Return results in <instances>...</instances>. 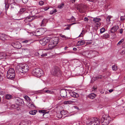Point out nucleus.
I'll return each instance as SVG.
<instances>
[{"label": "nucleus", "instance_id": "42", "mask_svg": "<svg viewBox=\"0 0 125 125\" xmlns=\"http://www.w3.org/2000/svg\"><path fill=\"white\" fill-rule=\"evenodd\" d=\"M5 9L6 10H7L9 7L10 5L9 3L8 4H6L5 2Z\"/></svg>", "mask_w": 125, "mask_h": 125}, {"label": "nucleus", "instance_id": "16", "mask_svg": "<svg viewBox=\"0 0 125 125\" xmlns=\"http://www.w3.org/2000/svg\"><path fill=\"white\" fill-rule=\"evenodd\" d=\"M70 95L72 97L77 98L79 97V95L78 94L74 92H69Z\"/></svg>", "mask_w": 125, "mask_h": 125}, {"label": "nucleus", "instance_id": "34", "mask_svg": "<svg viewBox=\"0 0 125 125\" xmlns=\"http://www.w3.org/2000/svg\"><path fill=\"white\" fill-rule=\"evenodd\" d=\"M57 12V10L56 9H53L52 10L50 11V14L52 15Z\"/></svg>", "mask_w": 125, "mask_h": 125}, {"label": "nucleus", "instance_id": "39", "mask_svg": "<svg viewBox=\"0 0 125 125\" xmlns=\"http://www.w3.org/2000/svg\"><path fill=\"white\" fill-rule=\"evenodd\" d=\"M105 29L104 28H102L100 29V33H102L105 31Z\"/></svg>", "mask_w": 125, "mask_h": 125}, {"label": "nucleus", "instance_id": "22", "mask_svg": "<svg viewBox=\"0 0 125 125\" xmlns=\"http://www.w3.org/2000/svg\"><path fill=\"white\" fill-rule=\"evenodd\" d=\"M96 95L94 93H91L89 94L88 96V97L90 99H93L95 97Z\"/></svg>", "mask_w": 125, "mask_h": 125}, {"label": "nucleus", "instance_id": "47", "mask_svg": "<svg viewBox=\"0 0 125 125\" xmlns=\"http://www.w3.org/2000/svg\"><path fill=\"white\" fill-rule=\"evenodd\" d=\"M125 19V16H121L120 17V19L121 21L124 20Z\"/></svg>", "mask_w": 125, "mask_h": 125}, {"label": "nucleus", "instance_id": "60", "mask_svg": "<svg viewBox=\"0 0 125 125\" xmlns=\"http://www.w3.org/2000/svg\"><path fill=\"white\" fill-rule=\"evenodd\" d=\"M77 50V49L75 47H74L73 48V50L74 51H76Z\"/></svg>", "mask_w": 125, "mask_h": 125}, {"label": "nucleus", "instance_id": "12", "mask_svg": "<svg viewBox=\"0 0 125 125\" xmlns=\"http://www.w3.org/2000/svg\"><path fill=\"white\" fill-rule=\"evenodd\" d=\"M20 50L22 51V54L25 55H27L30 53V50L28 48H21L20 49Z\"/></svg>", "mask_w": 125, "mask_h": 125}, {"label": "nucleus", "instance_id": "14", "mask_svg": "<svg viewBox=\"0 0 125 125\" xmlns=\"http://www.w3.org/2000/svg\"><path fill=\"white\" fill-rule=\"evenodd\" d=\"M13 46L15 48L19 49L21 47V43L18 42H15L12 43Z\"/></svg>", "mask_w": 125, "mask_h": 125}, {"label": "nucleus", "instance_id": "53", "mask_svg": "<svg viewBox=\"0 0 125 125\" xmlns=\"http://www.w3.org/2000/svg\"><path fill=\"white\" fill-rule=\"evenodd\" d=\"M123 30L122 29H120V33L122 34L123 33Z\"/></svg>", "mask_w": 125, "mask_h": 125}, {"label": "nucleus", "instance_id": "31", "mask_svg": "<svg viewBox=\"0 0 125 125\" xmlns=\"http://www.w3.org/2000/svg\"><path fill=\"white\" fill-rule=\"evenodd\" d=\"M64 6V2H62L58 6V8L60 9H61Z\"/></svg>", "mask_w": 125, "mask_h": 125}, {"label": "nucleus", "instance_id": "20", "mask_svg": "<svg viewBox=\"0 0 125 125\" xmlns=\"http://www.w3.org/2000/svg\"><path fill=\"white\" fill-rule=\"evenodd\" d=\"M102 78V76H101V75L98 76H97L96 77H93L92 79L91 82V83H93L96 80L98 79L99 78L101 79Z\"/></svg>", "mask_w": 125, "mask_h": 125}, {"label": "nucleus", "instance_id": "29", "mask_svg": "<svg viewBox=\"0 0 125 125\" xmlns=\"http://www.w3.org/2000/svg\"><path fill=\"white\" fill-rule=\"evenodd\" d=\"M45 88L44 90H43L44 91V92L45 93H49L50 94H53L54 93V92L52 91H50V90H45Z\"/></svg>", "mask_w": 125, "mask_h": 125}, {"label": "nucleus", "instance_id": "19", "mask_svg": "<svg viewBox=\"0 0 125 125\" xmlns=\"http://www.w3.org/2000/svg\"><path fill=\"white\" fill-rule=\"evenodd\" d=\"M67 113V111L64 110H62L60 112V118H62L63 116L65 115Z\"/></svg>", "mask_w": 125, "mask_h": 125}, {"label": "nucleus", "instance_id": "40", "mask_svg": "<svg viewBox=\"0 0 125 125\" xmlns=\"http://www.w3.org/2000/svg\"><path fill=\"white\" fill-rule=\"evenodd\" d=\"M24 98L28 101H30L31 100L30 98L27 96H25L24 97Z\"/></svg>", "mask_w": 125, "mask_h": 125}, {"label": "nucleus", "instance_id": "24", "mask_svg": "<svg viewBox=\"0 0 125 125\" xmlns=\"http://www.w3.org/2000/svg\"><path fill=\"white\" fill-rule=\"evenodd\" d=\"M6 35L5 34H2L0 36V39L4 41L6 40V38L5 37Z\"/></svg>", "mask_w": 125, "mask_h": 125}, {"label": "nucleus", "instance_id": "1", "mask_svg": "<svg viewBox=\"0 0 125 125\" xmlns=\"http://www.w3.org/2000/svg\"><path fill=\"white\" fill-rule=\"evenodd\" d=\"M29 69V66L25 63L20 64L19 66L17 67L16 71L17 73L22 75L27 72Z\"/></svg>", "mask_w": 125, "mask_h": 125}, {"label": "nucleus", "instance_id": "23", "mask_svg": "<svg viewBox=\"0 0 125 125\" xmlns=\"http://www.w3.org/2000/svg\"><path fill=\"white\" fill-rule=\"evenodd\" d=\"M48 21V20L47 19H43L42 21L41 25L44 26L45 24L47 23Z\"/></svg>", "mask_w": 125, "mask_h": 125}, {"label": "nucleus", "instance_id": "33", "mask_svg": "<svg viewBox=\"0 0 125 125\" xmlns=\"http://www.w3.org/2000/svg\"><path fill=\"white\" fill-rule=\"evenodd\" d=\"M7 2L10 5L14 3H15L14 0H8Z\"/></svg>", "mask_w": 125, "mask_h": 125}, {"label": "nucleus", "instance_id": "30", "mask_svg": "<svg viewBox=\"0 0 125 125\" xmlns=\"http://www.w3.org/2000/svg\"><path fill=\"white\" fill-rule=\"evenodd\" d=\"M12 97V96L10 94H7L5 95V98L6 99L8 100L10 99Z\"/></svg>", "mask_w": 125, "mask_h": 125}, {"label": "nucleus", "instance_id": "41", "mask_svg": "<svg viewBox=\"0 0 125 125\" xmlns=\"http://www.w3.org/2000/svg\"><path fill=\"white\" fill-rule=\"evenodd\" d=\"M1 74H3V73L1 72L0 71V81H1L3 80Z\"/></svg>", "mask_w": 125, "mask_h": 125}, {"label": "nucleus", "instance_id": "28", "mask_svg": "<svg viewBox=\"0 0 125 125\" xmlns=\"http://www.w3.org/2000/svg\"><path fill=\"white\" fill-rule=\"evenodd\" d=\"M37 111L36 110H32L30 111L29 112V113L31 115H35L37 112Z\"/></svg>", "mask_w": 125, "mask_h": 125}, {"label": "nucleus", "instance_id": "11", "mask_svg": "<svg viewBox=\"0 0 125 125\" xmlns=\"http://www.w3.org/2000/svg\"><path fill=\"white\" fill-rule=\"evenodd\" d=\"M67 90L64 89H61L60 91V95L63 98H66L67 97Z\"/></svg>", "mask_w": 125, "mask_h": 125}, {"label": "nucleus", "instance_id": "61", "mask_svg": "<svg viewBox=\"0 0 125 125\" xmlns=\"http://www.w3.org/2000/svg\"><path fill=\"white\" fill-rule=\"evenodd\" d=\"M82 32H83V31L80 34V35L79 36H78L79 37L81 36H82L81 35H83Z\"/></svg>", "mask_w": 125, "mask_h": 125}, {"label": "nucleus", "instance_id": "46", "mask_svg": "<svg viewBox=\"0 0 125 125\" xmlns=\"http://www.w3.org/2000/svg\"><path fill=\"white\" fill-rule=\"evenodd\" d=\"M44 2L42 1H40L39 2V4L41 6H42Z\"/></svg>", "mask_w": 125, "mask_h": 125}, {"label": "nucleus", "instance_id": "4", "mask_svg": "<svg viewBox=\"0 0 125 125\" xmlns=\"http://www.w3.org/2000/svg\"><path fill=\"white\" fill-rule=\"evenodd\" d=\"M15 75L14 70L13 68H11L9 69L7 71L6 77L8 79L13 80L14 79Z\"/></svg>", "mask_w": 125, "mask_h": 125}, {"label": "nucleus", "instance_id": "36", "mask_svg": "<svg viewBox=\"0 0 125 125\" xmlns=\"http://www.w3.org/2000/svg\"><path fill=\"white\" fill-rule=\"evenodd\" d=\"M77 9V10H78L80 12H82L83 10V8L79 6V7H78Z\"/></svg>", "mask_w": 125, "mask_h": 125}, {"label": "nucleus", "instance_id": "62", "mask_svg": "<svg viewBox=\"0 0 125 125\" xmlns=\"http://www.w3.org/2000/svg\"><path fill=\"white\" fill-rule=\"evenodd\" d=\"M61 36L62 37H65V38H66V37H65V35H62V36Z\"/></svg>", "mask_w": 125, "mask_h": 125}, {"label": "nucleus", "instance_id": "3", "mask_svg": "<svg viewBox=\"0 0 125 125\" xmlns=\"http://www.w3.org/2000/svg\"><path fill=\"white\" fill-rule=\"evenodd\" d=\"M101 120L103 125H107L110 121V117L108 115L104 114L101 118Z\"/></svg>", "mask_w": 125, "mask_h": 125}, {"label": "nucleus", "instance_id": "43", "mask_svg": "<svg viewBox=\"0 0 125 125\" xmlns=\"http://www.w3.org/2000/svg\"><path fill=\"white\" fill-rule=\"evenodd\" d=\"M112 69L113 70H116L117 69V66L115 65H113L112 67Z\"/></svg>", "mask_w": 125, "mask_h": 125}, {"label": "nucleus", "instance_id": "7", "mask_svg": "<svg viewBox=\"0 0 125 125\" xmlns=\"http://www.w3.org/2000/svg\"><path fill=\"white\" fill-rule=\"evenodd\" d=\"M46 29L44 28H42L37 29L35 33L36 36H40L43 34L45 32Z\"/></svg>", "mask_w": 125, "mask_h": 125}, {"label": "nucleus", "instance_id": "15", "mask_svg": "<svg viewBox=\"0 0 125 125\" xmlns=\"http://www.w3.org/2000/svg\"><path fill=\"white\" fill-rule=\"evenodd\" d=\"M36 16H28L27 17V18L25 19L24 21L25 22L28 21H32L33 20L36 18Z\"/></svg>", "mask_w": 125, "mask_h": 125}, {"label": "nucleus", "instance_id": "35", "mask_svg": "<svg viewBox=\"0 0 125 125\" xmlns=\"http://www.w3.org/2000/svg\"><path fill=\"white\" fill-rule=\"evenodd\" d=\"M103 37L105 38H109L110 36L108 34L106 33L103 35Z\"/></svg>", "mask_w": 125, "mask_h": 125}, {"label": "nucleus", "instance_id": "48", "mask_svg": "<svg viewBox=\"0 0 125 125\" xmlns=\"http://www.w3.org/2000/svg\"><path fill=\"white\" fill-rule=\"evenodd\" d=\"M92 40H91L90 41H89L87 42V44H92Z\"/></svg>", "mask_w": 125, "mask_h": 125}, {"label": "nucleus", "instance_id": "64", "mask_svg": "<svg viewBox=\"0 0 125 125\" xmlns=\"http://www.w3.org/2000/svg\"><path fill=\"white\" fill-rule=\"evenodd\" d=\"M19 125H28L27 124H19Z\"/></svg>", "mask_w": 125, "mask_h": 125}, {"label": "nucleus", "instance_id": "6", "mask_svg": "<svg viewBox=\"0 0 125 125\" xmlns=\"http://www.w3.org/2000/svg\"><path fill=\"white\" fill-rule=\"evenodd\" d=\"M52 74L55 76H61L62 73L59 68L57 66H55L52 71Z\"/></svg>", "mask_w": 125, "mask_h": 125}, {"label": "nucleus", "instance_id": "56", "mask_svg": "<svg viewBox=\"0 0 125 125\" xmlns=\"http://www.w3.org/2000/svg\"><path fill=\"white\" fill-rule=\"evenodd\" d=\"M49 9V7H45L44 8V10H47Z\"/></svg>", "mask_w": 125, "mask_h": 125}, {"label": "nucleus", "instance_id": "8", "mask_svg": "<svg viewBox=\"0 0 125 125\" xmlns=\"http://www.w3.org/2000/svg\"><path fill=\"white\" fill-rule=\"evenodd\" d=\"M15 101L16 104L18 107L23 105L24 103L23 100L20 98L16 97L15 98Z\"/></svg>", "mask_w": 125, "mask_h": 125}, {"label": "nucleus", "instance_id": "2", "mask_svg": "<svg viewBox=\"0 0 125 125\" xmlns=\"http://www.w3.org/2000/svg\"><path fill=\"white\" fill-rule=\"evenodd\" d=\"M100 120L97 118L95 119L94 118H90L88 117L87 119L86 124L87 125H99L100 123Z\"/></svg>", "mask_w": 125, "mask_h": 125}, {"label": "nucleus", "instance_id": "9", "mask_svg": "<svg viewBox=\"0 0 125 125\" xmlns=\"http://www.w3.org/2000/svg\"><path fill=\"white\" fill-rule=\"evenodd\" d=\"M50 41V38L48 37H45L43 39L40 40L39 42L43 46H44Z\"/></svg>", "mask_w": 125, "mask_h": 125}, {"label": "nucleus", "instance_id": "25", "mask_svg": "<svg viewBox=\"0 0 125 125\" xmlns=\"http://www.w3.org/2000/svg\"><path fill=\"white\" fill-rule=\"evenodd\" d=\"M85 43V42L84 41L81 40L80 41H79L77 43V45L78 46H81L84 44Z\"/></svg>", "mask_w": 125, "mask_h": 125}, {"label": "nucleus", "instance_id": "26", "mask_svg": "<svg viewBox=\"0 0 125 125\" xmlns=\"http://www.w3.org/2000/svg\"><path fill=\"white\" fill-rule=\"evenodd\" d=\"M26 9L25 8H22L20 9L19 11V13L20 14H21L24 12L26 10Z\"/></svg>", "mask_w": 125, "mask_h": 125}, {"label": "nucleus", "instance_id": "49", "mask_svg": "<svg viewBox=\"0 0 125 125\" xmlns=\"http://www.w3.org/2000/svg\"><path fill=\"white\" fill-rule=\"evenodd\" d=\"M89 20L86 17H85L84 19V20L85 21H87Z\"/></svg>", "mask_w": 125, "mask_h": 125}, {"label": "nucleus", "instance_id": "59", "mask_svg": "<svg viewBox=\"0 0 125 125\" xmlns=\"http://www.w3.org/2000/svg\"><path fill=\"white\" fill-rule=\"evenodd\" d=\"M113 91V89H110L109 90V92L110 93L112 92Z\"/></svg>", "mask_w": 125, "mask_h": 125}, {"label": "nucleus", "instance_id": "18", "mask_svg": "<svg viewBox=\"0 0 125 125\" xmlns=\"http://www.w3.org/2000/svg\"><path fill=\"white\" fill-rule=\"evenodd\" d=\"M10 5H11V10H15L18 6L17 4L16 3H14Z\"/></svg>", "mask_w": 125, "mask_h": 125}, {"label": "nucleus", "instance_id": "38", "mask_svg": "<svg viewBox=\"0 0 125 125\" xmlns=\"http://www.w3.org/2000/svg\"><path fill=\"white\" fill-rule=\"evenodd\" d=\"M124 41V39H122L117 44V45H120Z\"/></svg>", "mask_w": 125, "mask_h": 125}, {"label": "nucleus", "instance_id": "63", "mask_svg": "<svg viewBox=\"0 0 125 125\" xmlns=\"http://www.w3.org/2000/svg\"><path fill=\"white\" fill-rule=\"evenodd\" d=\"M43 17V16H39V17L41 18H42Z\"/></svg>", "mask_w": 125, "mask_h": 125}, {"label": "nucleus", "instance_id": "32", "mask_svg": "<svg viewBox=\"0 0 125 125\" xmlns=\"http://www.w3.org/2000/svg\"><path fill=\"white\" fill-rule=\"evenodd\" d=\"M111 18V17L110 16H108L106 18V21L107 23H110V19Z\"/></svg>", "mask_w": 125, "mask_h": 125}, {"label": "nucleus", "instance_id": "50", "mask_svg": "<svg viewBox=\"0 0 125 125\" xmlns=\"http://www.w3.org/2000/svg\"><path fill=\"white\" fill-rule=\"evenodd\" d=\"M78 23V22H74V23H73L71 24H69V27H71V26L72 25H74V24H77V23Z\"/></svg>", "mask_w": 125, "mask_h": 125}, {"label": "nucleus", "instance_id": "52", "mask_svg": "<svg viewBox=\"0 0 125 125\" xmlns=\"http://www.w3.org/2000/svg\"><path fill=\"white\" fill-rule=\"evenodd\" d=\"M3 54L2 53L0 52V58H2V57H3Z\"/></svg>", "mask_w": 125, "mask_h": 125}, {"label": "nucleus", "instance_id": "37", "mask_svg": "<svg viewBox=\"0 0 125 125\" xmlns=\"http://www.w3.org/2000/svg\"><path fill=\"white\" fill-rule=\"evenodd\" d=\"M10 106L11 107L13 108H16L18 107V106H16L14 104H11L10 105Z\"/></svg>", "mask_w": 125, "mask_h": 125}, {"label": "nucleus", "instance_id": "58", "mask_svg": "<svg viewBox=\"0 0 125 125\" xmlns=\"http://www.w3.org/2000/svg\"><path fill=\"white\" fill-rule=\"evenodd\" d=\"M66 53H73L71 51H69L66 52Z\"/></svg>", "mask_w": 125, "mask_h": 125}, {"label": "nucleus", "instance_id": "57", "mask_svg": "<svg viewBox=\"0 0 125 125\" xmlns=\"http://www.w3.org/2000/svg\"><path fill=\"white\" fill-rule=\"evenodd\" d=\"M69 25H67L68 26V27H67L66 28V29H67V30H69V29H70V28L71 27H69Z\"/></svg>", "mask_w": 125, "mask_h": 125}, {"label": "nucleus", "instance_id": "27", "mask_svg": "<svg viewBox=\"0 0 125 125\" xmlns=\"http://www.w3.org/2000/svg\"><path fill=\"white\" fill-rule=\"evenodd\" d=\"M101 20L100 18H95L93 19V21L94 22H99Z\"/></svg>", "mask_w": 125, "mask_h": 125}, {"label": "nucleus", "instance_id": "5", "mask_svg": "<svg viewBox=\"0 0 125 125\" xmlns=\"http://www.w3.org/2000/svg\"><path fill=\"white\" fill-rule=\"evenodd\" d=\"M32 73L33 75L37 77H40L42 75L43 73L41 69L36 68L33 70L32 72Z\"/></svg>", "mask_w": 125, "mask_h": 125}, {"label": "nucleus", "instance_id": "13", "mask_svg": "<svg viewBox=\"0 0 125 125\" xmlns=\"http://www.w3.org/2000/svg\"><path fill=\"white\" fill-rule=\"evenodd\" d=\"M59 39L58 37H55L52 39L50 38V41L51 42H52L53 44H54V45L56 46L57 44H58Z\"/></svg>", "mask_w": 125, "mask_h": 125}, {"label": "nucleus", "instance_id": "44", "mask_svg": "<svg viewBox=\"0 0 125 125\" xmlns=\"http://www.w3.org/2000/svg\"><path fill=\"white\" fill-rule=\"evenodd\" d=\"M40 55H41V56L44 57L46 56H47V54L46 53H44L41 54H40Z\"/></svg>", "mask_w": 125, "mask_h": 125}, {"label": "nucleus", "instance_id": "54", "mask_svg": "<svg viewBox=\"0 0 125 125\" xmlns=\"http://www.w3.org/2000/svg\"><path fill=\"white\" fill-rule=\"evenodd\" d=\"M72 20L73 21V22L74 21H75V18L73 16H72Z\"/></svg>", "mask_w": 125, "mask_h": 125}, {"label": "nucleus", "instance_id": "45", "mask_svg": "<svg viewBox=\"0 0 125 125\" xmlns=\"http://www.w3.org/2000/svg\"><path fill=\"white\" fill-rule=\"evenodd\" d=\"M30 41L28 40H25L22 41V43H27L28 42Z\"/></svg>", "mask_w": 125, "mask_h": 125}, {"label": "nucleus", "instance_id": "55", "mask_svg": "<svg viewBox=\"0 0 125 125\" xmlns=\"http://www.w3.org/2000/svg\"><path fill=\"white\" fill-rule=\"evenodd\" d=\"M121 53H122V54H124L125 53V49L122 51Z\"/></svg>", "mask_w": 125, "mask_h": 125}, {"label": "nucleus", "instance_id": "21", "mask_svg": "<svg viewBox=\"0 0 125 125\" xmlns=\"http://www.w3.org/2000/svg\"><path fill=\"white\" fill-rule=\"evenodd\" d=\"M49 43L48 45V47L50 50L52 49L55 46L53 44L52 42L49 41Z\"/></svg>", "mask_w": 125, "mask_h": 125}, {"label": "nucleus", "instance_id": "51", "mask_svg": "<svg viewBox=\"0 0 125 125\" xmlns=\"http://www.w3.org/2000/svg\"><path fill=\"white\" fill-rule=\"evenodd\" d=\"M23 2L24 3H26L27 2L28 0H22Z\"/></svg>", "mask_w": 125, "mask_h": 125}, {"label": "nucleus", "instance_id": "17", "mask_svg": "<svg viewBox=\"0 0 125 125\" xmlns=\"http://www.w3.org/2000/svg\"><path fill=\"white\" fill-rule=\"evenodd\" d=\"M39 113L40 114H42V116L44 118H46V116H44V115H45L46 114L49 113V111H46L45 110H39Z\"/></svg>", "mask_w": 125, "mask_h": 125}, {"label": "nucleus", "instance_id": "10", "mask_svg": "<svg viewBox=\"0 0 125 125\" xmlns=\"http://www.w3.org/2000/svg\"><path fill=\"white\" fill-rule=\"evenodd\" d=\"M119 28V26L118 25L114 26L112 27L110 31H109V33H113V34L114 37H115L116 35L115 33V32H116Z\"/></svg>", "mask_w": 125, "mask_h": 125}]
</instances>
